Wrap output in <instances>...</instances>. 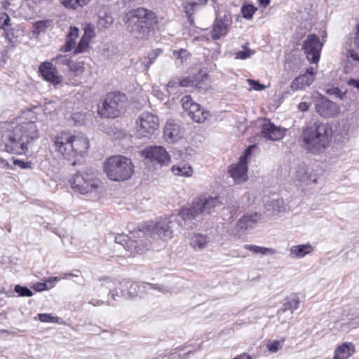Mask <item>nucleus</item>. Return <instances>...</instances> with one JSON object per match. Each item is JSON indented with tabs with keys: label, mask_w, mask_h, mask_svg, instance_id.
Wrapping results in <instances>:
<instances>
[{
	"label": "nucleus",
	"mask_w": 359,
	"mask_h": 359,
	"mask_svg": "<svg viewBox=\"0 0 359 359\" xmlns=\"http://www.w3.org/2000/svg\"><path fill=\"white\" fill-rule=\"evenodd\" d=\"M294 176L298 181L302 182L311 181L313 183H316L317 182L316 177L312 175L311 172L304 163H301L297 166Z\"/></svg>",
	"instance_id": "nucleus-25"
},
{
	"label": "nucleus",
	"mask_w": 359,
	"mask_h": 359,
	"mask_svg": "<svg viewBox=\"0 0 359 359\" xmlns=\"http://www.w3.org/2000/svg\"><path fill=\"white\" fill-rule=\"evenodd\" d=\"M244 50L235 53L236 59L245 60L252 57L255 53V50L243 47Z\"/></svg>",
	"instance_id": "nucleus-40"
},
{
	"label": "nucleus",
	"mask_w": 359,
	"mask_h": 359,
	"mask_svg": "<svg viewBox=\"0 0 359 359\" xmlns=\"http://www.w3.org/2000/svg\"><path fill=\"white\" fill-rule=\"evenodd\" d=\"M231 20L229 15H224L219 16L217 15L215 22L212 25V29L210 32V35L212 39L217 40L222 36H225L231 25Z\"/></svg>",
	"instance_id": "nucleus-19"
},
{
	"label": "nucleus",
	"mask_w": 359,
	"mask_h": 359,
	"mask_svg": "<svg viewBox=\"0 0 359 359\" xmlns=\"http://www.w3.org/2000/svg\"><path fill=\"white\" fill-rule=\"evenodd\" d=\"M107 304H108V305H110V306H112V305H113V304H111L110 302H107Z\"/></svg>",
	"instance_id": "nucleus-64"
},
{
	"label": "nucleus",
	"mask_w": 359,
	"mask_h": 359,
	"mask_svg": "<svg viewBox=\"0 0 359 359\" xmlns=\"http://www.w3.org/2000/svg\"><path fill=\"white\" fill-rule=\"evenodd\" d=\"M118 283L114 286V288H117V290L118 292V296L131 297L133 296L131 290H135L136 287H137V284H131L129 290L126 292V288L128 287V283L119 281H118Z\"/></svg>",
	"instance_id": "nucleus-35"
},
{
	"label": "nucleus",
	"mask_w": 359,
	"mask_h": 359,
	"mask_svg": "<svg viewBox=\"0 0 359 359\" xmlns=\"http://www.w3.org/2000/svg\"><path fill=\"white\" fill-rule=\"evenodd\" d=\"M145 158L160 165H166L170 161L168 151L161 146H154L145 149L143 152Z\"/></svg>",
	"instance_id": "nucleus-15"
},
{
	"label": "nucleus",
	"mask_w": 359,
	"mask_h": 359,
	"mask_svg": "<svg viewBox=\"0 0 359 359\" xmlns=\"http://www.w3.org/2000/svg\"><path fill=\"white\" fill-rule=\"evenodd\" d=\"M260 219V215L257 212L248 213L243 215L236 223L238 232H245L254 228L256 223Z\"/></svg>",
	"instance_id": "nucleus-23"
},
{
	"label": "nucleus",
	"mask_w": 359,
	"mask_h": 359,
	"mask_svg": "<svg viewBox=\"0 0 359 359\" xmlns=\"http://www.w3.org/2000/svg\"><path fill=\"white\" fill-rule=\"evenodd\" d=\"M92 32L90 29H85L83 36L74 50V54L83 53L88 49L89 41L93 36Z\"/></svg>",
	"instance_id": "nucleus-31"
},
{
	"label": "nucleus",
	"mask_w": 359,
	"mask_h": 359,
	"mask_svg": "<svg viewBox=\"0 0 359 359\" xmlns=\"http://www.w3.org/2000/svg\"><path fill=\"white\" fill-rule=\"evenodd\" d=\"M315 109L316 111L323 117H332L337 115L339 111L336 103L323 96L316 99Z\"/></svg>",
	"instance_id": "nucleus-16"
},
{
	"label": "nucleus",
	"mask_w": 359,
	"mask_h": 359,
	"mask_svg": "<svg viewBox=\"0 0 359 359\" xmlns=\"http://www.w3.org/2000/svg\"><path fill=\"white\" fill-rule=\"evenodd\" d=\"M256 11L257 8L252 5L244 6L242 8L243 15L246 19H251Z\"/></svg>",
	"instance_id": "nucleus-42"
},
{
	"label": "nucleus",
	"mask_w": 359,
	"mask_h": 359,
	"mask_svg": "<svg viewBox=\"0 0 359 359\" xmlns=\"http://www.w3.org/2000/svg\"><path fill=\"white\" fill-rule=\"evenodd\" d=\"M248 82L251 86V89L261 91L265 89V86L263 84L259 83L258 81L252 80V79H248Z\"/></svg>",
	"instance_id": "nucleus-53"
},
{
	"label": "nucleus",
	"mask_w": 359,
	"mask_h": 359,
	"mask_svg": "<svg viewBox=\"0 0 359 359\" xmlns=\"http://www.w3.org/2000/svg\"><path fill=\"white\" fill-rule=\"evenodd\" d=\"M313 248L309 243L293 245L290 248L289 255L293 259H301L310 254Z\"/></svg>",
	"instance_id": "nucleus-27"
},
{
	"label": "nucleus",
	"mask_w": 359,
	"mask_h": 359,
	"mask_svg": "<svg viewBox=\"0 0 359 359\" xmlns=\"http://www.w3.org/2000/svg\"><path fill=\"white\" fill-rule=\"evenodd\" d=\"M39 137L36 123L32 121L23 123L8 130L2 135V141L8 152L16 154L25 153L27 144Z\"/></svg>",
	"instance_id": "nucleus-3"
},
{
	"label": "nucleus",
	"mask_w": 359,
	"mask_h": 359,
	"mask_svg": "<svg viewBox=\"0 0 359 359\" xmlns=\"http://www.w3.org/2000/svg\"><path fill=\"white\" fill-rule=\"evenodd\" d=\"M135 66H136V69L140 71V72H147L149 67L151 66L150 65H149V62H147V59H146L145 57L144 58H142L140 60H139L136 63H135Z\"/></svg>",
	"instance_id": "nucleus-44"
},
{
	"label": "nucleus",
	"mask_w": 359,
	"mask_h": 359,
	"mask_svg": "<svg viewBox=\"0 0 359 359\" xmlns=\"http://www.w3.org/2000/svg\"><path fill=\"white\" fill-rule=\"evenodd\" d=\"M137 134L140 137H150L158 128V118L149 112H143L137 119Z\"/></svg>",
	"instance_id": "nucleus-11"
},
{
	"label": "nucleus",
	"mask_w": 359,
	"mask_h": 359,
	"mask_svg": "<svg viewBox=\"0 0 359 359\" xmlns=\"http://www.w3.org/2000/svg\"><path fill=\"white\" fill-rule=\"evenodd\" d=\"M59 280L57 277L50 278L46 283H36L33 285V289L37 292H41L54 286L55 283Z\"/></svg>",
	"instance_id": "nucleus-36"
},
{
	"label": "nucleus",
	"mask_w": 359,
	"mask_h": 359,
	"mask_svg": "<svg viewBox=\"0 0 359 359\" xmlns=\"http://www.w3.org/2000/svg\"><path fill=\"white\" fill-rule=\"evenodd\" d=\"M259 1L264 7H266L270 3V0H259Z\"/></svg>",
	"instance_id": "nucleus-63"
},
{
	"label": "nucleus",
	"mask_w": 359,
	"mask_h": 359,
	"mask_svg": "<svg viewBox=\"0 0 359 359\" xmlns=\"http://www.w3.org/2000/svg\"><path fill=\"white\" fill-rule=\"evenodd\" d=\"M245 250H248L255 254L265 255H274L277 252L276 250L273 248L261 247L254 245L246 244L243 246Z\"/></svg>",
	"instance_id": "nucleus-34"
},
{
	"label": "nucleus",
	"mask_w": 359,
	"mask_h": 359,
	"mask_svg": "<svg viewBox=\"0 0 359 359\" xmlns=\"http://www.w3.org/2000/svg\"><path fill=\"white\" fill-rule=\"evenodd\" d=\"M75 44L76 40L67 36L66 44L64 46L61 47L60 50L65 52L69 51L73 48Z\"/></svg>",
	"instance_id": "nucleus-49"
},
{
	"label": "nucleus",
	"mask_w": 359,
	"mask_h": 359,
	"mask_svg": "<svg viewBox=\"0 0 359 359\" xmlns=\"http://www.w3.org/2000/svg\"><path fill=\"white\" fill-rule=\"evenodd\" d=\"M181 103L184 112L196 123L204 122L209 116V112L202 109L199 104L194 102L190 95L182 97Z\"/></svg>",
	"instance_id": "nucleus-12"
},
{
	"label": "nucleus",
	"mask_w": 359,
	"mask_h": 359,
	"mask_svg": "<svg viewBox=\"0 0 359 359\" xmlns=\"http://www.w3.org/2000/svg\"><path fill=\"white\" fill-rule=\"evenodd\" d=\"M348 84L353 86L359 90V80L351 79L348 81Z\"/></svg>",
	"instance_id": "nucleus-58"
},
{
	"label": "nucleus",
	"mask_w": 359,
	"mask_h": 359,
	"mask_svg": "<svg viewBox=\"0 0 359 359\" xmlns=\"http://www.w3.org/2000/svg\"><path fill=\"white\" fill-rule=\"evenodd\" d=\"M103 301L99 300V299H92L89 302V304L96 306H100L103 304Z\"/></svg>",
	"instance_id": "nucleus-59"
},
{
	"label": "nucleus",
	"mask_w": 359,
	"mask_h": 359,
	"mask_svg": "<svg viewBox=\"0 0 359 359\" xmlns=\"http://www.w3.org/2000/svg\"><path fill=\"white\" fill-rule=\"evenodd\" d=\"M52 142L55 151L68 161L82 156L89 147L88 140L83 134L67 131L56 133Z\"/></svg>",
	"instance_id": "nucleus-2"
},
{
	"label": "nucleus",
	"mask_w": 359,
	"mask_h": 359,
	"mask_svg": "<svg viewBox=\"0 0 359 359\" xmlns=\"http://www.w3.org/2000/svg\"><path fill=\"white\" fill-rule=\"evenodd\" d=\"M72 118L76 126L82 125L84 123V115L81 113H74L72 115Z\"/></svg>",
	"instance_id": "nucleus-52"
},
{
	"label": "nucleus",
	"mask_w": 359,
	"mask_h": 359,
	"mask_svg": "<svg viewBox=\"0 0 359 359\" xmlns=\"http://www.w3.org/2000/svg\"><path fill=\"white\" fill-rule=\"evenodd\" d=\"M118 283V280H111L109 278H104L102 282H101L99 285L95 287V290L97 292H109L111 293V298L113 299H116L115 297L118 295V292L117 288H114Z\"/></svg>",
	"instance_id": "nucleus-26"
},
{
	"label": "nucleus",
	"mask_w": 359,
	"mask_h": 359,
	"mask_svg": "<svg viewBox=\"0 0 359 359\" xmlns=\"http://www.w3.org/2000/svg\"><path fill=\"white\" fill-rule=\"evenodd\" d=\"M11 5V2H10V0H4L2 2H1V6L3 7V8L4 9H7L8 8V6Z\"/></svg>",
	"instance_id": "nucleus-60"
},
{
	"label": "nucleus",
	"mask_w": 359,
	"mask_h": 359,
	"mask_svg": "<svg viewBox=\"0 0 359 359\" xmlns=\"http://www.w3.org/2000/svg\"><path fill=\"white\" fill-rule=\"evenodd\" d=\"M126 97L120 92L109 93L98 105L97 111L103 118H116L124 112Z\"/></svg>",
	"instance_id": "nucleus-9"
},
{
	"label": "nucleus",
	"mask_w": 359,
	"mask_h": 359,
	"mask_svg": "<svg viewBox=\"0 0 359 359\" xmlns=\"http://www.w3.org/2000/svg\"><path fill=\"white\" fill-rule=\"evenodd\" d=\"M322 46L323 43H320L319 38L315 34H310L304 41L302 49L308 60L312 63H316L320 59Z\"/></svg>",
	"instance_id": "nucleus-13"
},
{
	"label": "nucleus",
	"mask_w": 359,
	"mask_h": 359,
	"mask_svg": "<svg viewBox=\"0 0 359 359\" xmlns=\"http://www.w3.org/2000/svg\"><path fill=\"white\" fill-rule=\"evenodd\" d=\"M14 290L21 297H32L33 295V292L29 288L19 285H15Z\"/></svg>",
	"instance_id": "nucleus-43"
},
{
	"label": "nucleus",
	"mask_w": 359,
	"mask_h": 359,
	"mask_svg": "<svg viewBox=\"0 0 359 359\" xmlns=\"http://www.w3.org/2000/svg\"><path fill=\"white\" fill-rule=\"evenodd\" d=\"M353 353L354 347L353 344L345 343L336 349L333 359H346Z\"/></svg>",
	"instance_id": "nucleus-30"
},
{
	"label": "nucleus",
	"mask_w": 359,
	"mask_h": 359,
	"mask_svg": "<svg viewBox=\"0 0 359 359\" xmlns=\"http://www.w3.org/2000/svg\"><path fill=\"white\" fill-rule=\"evenodd\" d=\"M10 18L6 13H0V27L6 30L10 26Z\"/></svg>",
	"instance_id": "nucleus-45"
},
{
	"label": "nucleus",
	"mask_w": 359,
	"mask_h": 359,
	"mask_svg": "<svg viewBox=\"0 0 359 359\" xmlns=\"http://www.w3.org/2000/svg\"><path fill=\"white\" fill-rule=\"evenodd\" d=\"M184 135V129L175 120H168L163 129V138L168 143H175Z\"/></svg>",
	"instance_id": "nucleus-17"
},
{
	"label": "nucleus",
	"mask_w": 359,
	"mask_h": 359,
	"mask_svg": "<svg viewBox=\"0 0 359 359\" xmlns=\"http://www.w3.org/2000/svg\"><path fill=\"white\" fill-rule=\"evenodd\" d=\"M71 188L76 193L97 197L101 182L90 170L78 172L69 180Z\"/></svg>",
	"instance_id": "nucleus-6"
},
{
	"label": "nucleus",
	"mask_w": 359,
	"mask_h": 359,
	"mask_svg": "<svg viewBox=\"0 0 359 359\" xmlns=\"http://www.w3.org/2000/svg\"><path fill=\"white\" fill-rule=\"evenodd\" d=\"M52 61L59 67L67 66L69 69H72L71 60L67 55H58L53 58Z\"/></svg>",
	"instance_id": "nucleus-39"
},
{
	"label": "nucleus",
	"mask_w": 359,
	"mask_h": 359,
	"mask_svg": "<svg viewBox=\"0 0 359 359\" xmlns=\"http://www.w3.org/2000/svg\"><path fill=\"white\" fill-rule=\"evenodd\" d=\"M221 206V201L217 196L202 195L194 199L189 208H182L177 216L180 224H188L192 219L210 215Z\"/></svg>",
	"instance_id": "nucleus-5"
},
{
	"label": "nucleus",
	"mask_w": 359,
	"mask_h": 359,
	"mask_svg": "<svg viewBox=\"0 0 359 359\" xmlns=\"http://www.w3.org/2000/svg\"><path fill=\"white\" fill-rule=\"evenodd\" d=\"M309 107H310V104L306 102H302L298 105V109L302 112L308 111Z\"/></svg>",
	"instance_id": "nucleus-55"
},
{
	"label": "nucleus",
	"mask_w": 359,
	"mask_h": 359,
	"mask_svg": "<svg viewBox=\"0 0 359 359\" xmlns=\"http://www.w3.org/2000/svg\"><path fill=\"white\" fill-rule=\"evenodd\" d=\"M38 318L40 321L43 323L57 322L58 319L57 317L51 316L47 313H39Z\"/></svg>",
	"instance_id": "nucleus-50"
},
{
	"label": "nucleus",
	"mask_w": 359,
	"mask_h": 359,
	"mask_svg": "<svg viewBox=\"0 0 359 359\" xmlns=\"http://www.w3.org/2000/svg\"><path fill=\"white\" fill-rule=\"evenodd\" d=\"M176 215H171L169 217H164L156 222H150L142 225L146 234L154 238L163 240L170 239L173 236V228L175 224L181 227H185L188 224H180Z\"/></svg>",
	"instance_id": "nucleus-8"
},
{
	"label": "nucleus",
	"mask_w": 359,
	"mask_h": 359,
	"mask_svg": "<svg viewBox=\"0 0 359 359\" xmlns=\"http://www.w3.org/2000/svg\"><path fill=\"white\" fill-rule=\"evenodd\" d=\"M332 137V130L329 125L316 122L302 128L300 142L307 152L319 154L328 148Z\"/></svg>",
	"instance_id": "nucleus-1"
},
{
	"label": "nucleus",
	"mask_w": 359,
	"mask_h": 359,
	"mask_svg": "<svg viewBox=\"0 0 359 359\" xmlns=\"http://www.w3.org/2000/svg\"><path fill=\"white\" fill-rule=\"evenodd\" d=\"M39 11V8H36L34 5L27 0L20 6L19 9L20 14L25 19L33 18Z\"/></svg>",
	"instance_id": "nucleus-29"
},
{
	"label": "nucleus",
	"mask_w": 359,
	"mask_h": 359,
	"mask_svg": "<svg viewBox=\"0 0 359 359\" xmlns=\"http://www.w3.org/2000/svg\"><path fill=\"white\" fill-rule=\"evenodd\" d=\"M299 304V299L298 297L292 298L287 301H286L281 309H279L278 314L280 316L282 313H284L287 311H290V318L293 313V311L296 310Z\"/></svg>",
	"instance_id": "nucleus-33"
},
{
	"label": "nucleus",
	"mask_w": 359,
	"mask_h": 359,
	"mask_svg": "<svg viewBox=\"0 0 359 359\" xmlns=\"http://www.w3.org/2000/svg\"><path fill=\"white\" fill-rule=\"evenodd\" d=\"M173 55L180 60V64H183L186 62L189 57V53L185 49H180L179 50H174L172 52Z\"/></svg>",
	"instance_id": "nucleus-41"
},
{
	"label": "nucleus",
	"mask_w": 359,
	"mask_h": 359,
	"mask_svg": "<svg viewBox=\"0 0 359 359\" xmlns=\"http://www.w3.org/2000/svg\"><path fill=\"white\" fill-rule=\"evenodd\" d=\"M113 21L112 16L104 13L102 15H99L97 25L100 29H105L109 27L113 23Z\"/></svg>",
	"instance_id": "nucleus-38"
},
{
	"label": "nucleus",
	"mask_w": 359,
	"mask_h": 359,
	"mask_svg": "<svg viewBox=\"0 0 359 359\" xmlns=\"http://www.w3.org/2000/svg\"><path fill=\"white\" fill-rule=\"evenodd\" d=\"M172 172L175 175L190 177L193 174V169L187 164L180 163L173 165L172 168Z\"/></svg>",
	"instance_id": "nucleus-32"
},
{
	"label": "nucleus",
	"mask_w": 359,
	"mask_h": 359,
	"mask_svg": "<svg viewBox=\"0 0 359 359\" xmlns=\"http://www.w3.org/2000/svg\"><path fill=\"white\" fill-rule=\"evenodd\" d=\"M68 36L76 40L79 36V29L71 27Z\"/></svg>",
	"instance_id": "nucleus-56"
},
{
	"label": "nucleus",
	"mask_w": 359,
	"mask_h": 359,
	"mask_svg": "<svg viewBox=\"0 0 359 359\" xmlns=\"http://www.w3.org/2000/svg\"><path fill=\"white\" fill-rule=\"evenodd\" d=\"M283 339L280 341H274L268 345V350L271 353H276L282 348Z\"/></svg>",
	"instance_id": "nucleus-48"
},
{
	"label": "nucleus",
	"mask_w": 359,
	"mask_h": 359,
	"mask_svg": "<svg viewBox=\"0 0 359 359\" xmlns=\"http://www.w3.org/2000/svg\"><path fill=\"white\" fill-rule=\"evenodd\" d=\"M315 69L310 67L306 69L304 74L297 76L290 83V89L292 91L304 90L306 86H309L315 79Z\"/></svg>",
	"instance_id": "nucleus-20"
},
{
	"label": "nucleus",
	"mask_w": 359,
	"mask_h": 359,
	"mask_svg": "<svg viewBox=\"0 0 359 359\" xmlns=\"http://www.w3.org/2000/svg\"><path fill=\"white\" fill-rule=\"evenodd\" d=\"M146 286L148 289L158 290L161 292H166L168 290L162 285H154L151 283H146Z\"/></svg>",
	"instance_id": "nucleus-54"
},
{
	"label": "nucleus",
	"mask_w": 359,
	"mask_h": 359,
	"mask_svg": "<svg viewBox=\"0 0 359 359\" xmlns=\"http://www.w3.org/2000/svg\"><path fill=\"white\" fill-rule=\"evenodd\" d=\"M179 85V83H177L174 81H170L167 84V88H174L177 86Z\"/></svg>",
	"instance_id": "nucleus-61"
},
{
	"label": "nucleus",
	"mask_w": 359,
	"mask_h": 359,
	"mask_svg": "<svg viewBox=\"0 0 359 359\" xmlns=\"http://www.w3.org/2000/svg\"><path fill=\"white\" fill-rule=\"evenodd\" d=\"M179 86L182 87L195 86L196 88H201V86H199L198 83H196L195 81H193L188 77L180 80L179 81Z\"/></svg>",
	"instance_id": "nucleus-46"
},
{
	"label": "nucleus",
	"mask_w": 359,
	"mask_h": 359,
	"mask_svg": "<svg viewBox=\"0 0 359 359\" xmlns=\"http://www.w3.org/2000/svg\"><path fill=\"white\" fill-rule=\"evenodd\" d=\"M51 24V21L49 20H40L36 22L35 28L38 30V32H43L45 30L46 27L50 26Z\"/></svg>",
	"instance_id": "nucleus-51"
},
{
	"label": "nucleus",
	"mask_w": 359,
	"mask_h": 359,
	"mask_svg": "<svg viewBox=\"0 0 359 359\" xmlns=\"http://www.w3.org/2000/svg\"><path fill=\"white\" fill-rule=\"evenodd\" d=\"M256 148V145H251L247 148L245 154L240 158L239 162L233 165L230 170L231 176L237 184L245 182L248 180L246 158L250 155L251 151Z\"/></svg>",
	"instance_id": "nucleus-14"
},
{
	"label": "nucleus",
	"mask_w": 359,
	"mask_h": 359,
	"mask_svg": "<svg viewBox=\"0 0 359 359\" xmlns=\"http://www.w3.org/2000/svg\"><path fill=\"white\" fill-rule=\"evenodd\" d=\"M90 0H60V2L66 8L76 9L89 3Z\"/></svg>",
	"instance_id": "nucleus-37"
},
{
	"label": "nucleus",
	"mask_w": 359,
	"mask_h": 359,
	"mask_svg": "<svg viewBox=\"0 0 359 359\" xmlns=\"http://www.w3.org/2000/svg\"><path fill=\"white\" fill-rule=\"evenodd\" d=\"M210 242V238L203 233H194L189 237V246L195 251L203 250Z\"/></svg>",
	"instance_id": "nucleus-24"
},
{
	"label": "nucleus",
	"mask_w": 359,
	"mask_h": 359,
	"mask_svg": "<svg viewBox=\"0 0 359 359\" xmlns=\"http://www.w3.org/2000/svg\"><path fill=\"white\" fill-rule=\"evenodd\" d=\"M233 359H251V357L249 355L243 354V355H238Z\"/></svg>",
	"instance_id": "nucleus-62"
},
{
	"label": "nucleus",
	"mask_w": 359,
	"mask_h": 359,
	"mask_svg": "<svg viewBox=\"0 0 359 359\" xmlns=\"http://www.w3.org/2000/svg\"><path fill=\"white\" fill-rule=\"evenodd\" d=\"M208 0H185L183 7L188 20L192 23L194 22L193 15L196 9L201 6L207 4Z\"/></svg>",
	"instance_id": "nucleus-28"
},
{
	"label": "nucleus",
	"mask_w": 359,
	"mask_h": 359,
	"mask_svg": "<svg viewBox=\"0 0 359 359\" xmlns=\"http://www.w3.org/2000/svg\"><path fill=\"white\" fill-rule=\"evenodd\" d=\"M347 56L352 58L353 60L359 61V54L355 53L353 50H349L347 53Z\"/></svg>",
	"instance_id": "nucleus-57"
},
{
	"label": "nucleus",
	"mask_w": 359,
	"mask_h": 359,
	"mask_svg": "<svg viewBox=\"0 0 359 359\" xmlns=\"http://www.w3.org/2000/svg\"><path fill=\"white\" fill-rule=\"evenodd\" d=\"M107 176L114 181H125L131 177L134 166L130 159L123 156H114L104 165Z\"/></svg>",
	"instance_id": "nucleus-7"
},
{
	"label": "nucleus",
	"mask_w": 359,
	"mask_h": 359,
	"mask_svg": "<svg viewBox=\"0 0 359 359\" xmlns=\"http://www.w3.org/2000/svg\"><path fill=\"white\" fill-rule=\"evenodd\" d=\"M114 250L117 252V257L135 256L142 251V247L137 241L134 240L126 234H118L114 238Z\"/></svg>",
	"instance_id": "nucleus-10"
},
{
	"label": "nucleus",
	"mask_w": 359,
	"mask_h": 359,
	"mask_svg": "<svg viewBox=\"0 0 359 359\" xmlns=\"http://www.w3.org/2000/svg\"><path fill=\"white\" fill-rule=\"evenodd\" d=\"M124 20L128 32L141 39H147L154 25L157 22L155 13L144 8L131 11Z\"/></svg>",
	"instance_id": "nucleus-4"
},
{
	"label": "nucleus",
	"mask_w": 359,
	"mask_h": 359,
	"mask_svg": "<svg viewBox=\"0 0 359 359\" xmlns=\"http://www.w3.org/2000/svg\"><path fill=\"white\" fill-rule=\"evenodd\" d=\"M264 213L267 217L277 216L284 210V201L282 198L266 197L264 200Z\"/></svg>",
	"instance_id": "nucleus-22"
},
{
	"label": "nucleus",
	"mask_w": 359,
	"mask_h": 359,
	"mask_svg": "<svg viewBox=\"0 0 359 359\" xmlns=\"http://www.w3.org/2000/svg\"><path fill=\"white\" fill-rule=\"evenodd\" d=\"M162 53V50L160 48H156L153 50L151 53H149L148 56L145 57L147 59V62L149 65H151L156 59L161 55Z\"/></svg>",
	"instance_id": "nucleus-47"
},
{
	"label": "nucleus",
	"mask_w": 359,
	"mask_h": 359,
	"mask_svg": "<svg viewBox=\"0 0 359 359\" xmlns=\"http://www.w3.org/2000/svg\"><path fill=\"white\" fill-rule=\"evenodd\" d=\"M39 70L44 80L56 86L62 81V76L59 74L57 67L50 62H43L39 67Z\"/></svg>",
	"instance_id": "nucleus-18"
},
{
	"label": "nucleus",
	"mask_w": 359,
	"mask_h": 359,
	"mask_svg": "<svg viewBox=\"0 0 359 359\" xmlns=\"http://www.w3.org/2000/svg\"><path fill=\"white\" fill-rule=\"evenodd\" d=\"M285 129L275 126L270 121L265 120L261 131L262 137L270 140L277 141L285 135Z\"/></svg>",
	"instance_id": "nucleus-21"
}]
</instances>
